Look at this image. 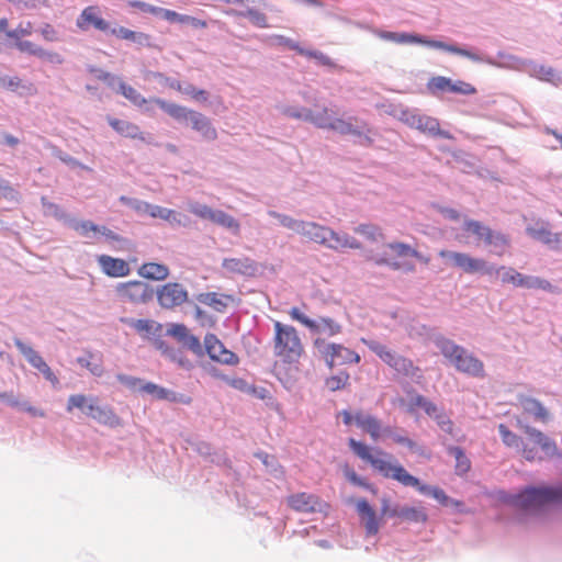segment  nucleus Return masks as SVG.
Returning a JSON list of instances; mask_svg holds the SVG:
<instances>
[{"label":"nucleus","instance_id":"1","mask_svg":"<svg viewBox=\"0 0 562 562\" xmlns=\"http://www.w3.org/2000/svg\"><path fill=\"white\" fill-rule=\"evenodd\" d=\"M350 449L363 461L369 462L374 470L380 472L386 479H393L404 486L415 487L419 493L431 495L442 505L449 504V497L443 490L422 484L420 481L408 473L405 468L398 463L392 464L387 459L382 457H389L387 453L382 450H376V456L372 454V449L353 438L348 440Z\"/></svg>","mask_w":562,"mask_h":562},{"label":"nucleus","instance_id":"2","mask_svg":"<svg viewBox=\"0 0 562 562\" xmlns=\"http://www.w3.org/2000/svg\"><path fill=\"white\" fill-rule=\"evenodd\" d=\"M272 350L278 361L285 364L297 363L305 353L299 330L280 321L273 322Z\"/></svg>","mask_w":562,"mask_h":562},{"label":"nucleus","instance_id":"3","mask_svg":"<svg viewBox=\"0 0 562 562\" xmlns=\"http://www.w3.org/2000/svg\"><path fill=\"white\" fill-rule=\"evenodd\" d=\"M517 426L524 431L520 454L527 461H541L546 458H553L560 452L555 442L542 431L529 426L521 417H517Z\"/></svg>","mask_w":562,"mask_h":562},{"label":"nucleus","instance_id":"4","mask_svg":"<svg viewBox=\"0 0 562 562\" xmlns=\"http://www.w3.org/2000/svg\"><path fill=\"white\" fill-rule=\"evenodd\" d=\"M562 498V487H528L517 495L498 493V499L524 510H537Z\"/></svg>","mask_w":562,"mask_h":562},{"label":"nucleus","instance_id":"5","mask_svg":"<svg viewBox=\"0 0 562 562\" xmlns=\"http://www.w3.org/2000/svg\"><path fill=\"white\" fill-rule=\"evenodd\" d=\"M384 251L382 255L372 254L369 259L379 266H389L394 270H404L408 272H413L415 270V265L398 259L406 258H416L428 265L430 259L428 257L419 254L415 248L411 247L404 243H390L384 246Z\"/></svg>","mask_w":562,"mask_h":562},{"label":"nucleus","instance_id":"6","mask_svg":"<svg viewBox=\"0 0 562 562\" xmlns=\"http://www.w3.org/2000/svg\"><path fill=\"white\" fill-rule=\"evenodd\" d=\"M435 342L443 357L448 359L458 371L473 376H483V362L472 353H469L463 347L445 337L437 338Z\"/></svg>","mask_w":562,"mask_h":562},{"label":"nucleus","instance_id":"7","mask_svg":"<svg viewBox=\"0 0 562 562\" xmlns=\"http://www.w3.org/2000/svg\"><path fill=\"white\" fill-rule=\"evenodd\" d=\"M151 101L172 119L177 121H189L191 127L199 132L204 139H216L217 132L215 127L212 125L210 119L202 113L187 109L176 103H169L160 98H154Z\"/></svg>","mask_w":562,"mask_h":562},{"label":"nucleus","instance_id":"8","mask_svg":"<svg viewBox=\"0 0 562 562\" xmlns=\"http://www.w3.org/2000/svg\"><path fill=\"white\" fill-rule=\"evenodd\" d=\"M378 36L381 40L390 41L396 44H423L431 48L443 49L446 52L470 58L473 61L482 60L477 54L472 53L468 49L460 48L454 45H449L440 41L427 40L416 34L381 31L378 33Z\"/></svg>","mask_w":562,"mask_h":562},{"label":"nucleus","instance_id":"9","mask_svg":"<svg viewBox=\"0 0 562 562\" xmlns=\"http://www.w3.org/2000/svg\"><path fill=\"white\" fill-rule=\"evenodd\" d=\"M304 119L318 128L330 130L341 135L360 136L362 134L363 126L353 124V122H358L356 117H349L348 120L333 117L328 108H323L319 112L307 111Z\"/></svg>","mask_w":562,"mask_h":562},{"label":"nucleus","instance_id":"10","mask_svg":"<svg viewBox=\"0 0 562 562\" xmlns=\"http://www.w3.org/2000/svg\"><path fill=\"white\" fill-rule=\"evenodd\" d=\"M364 345L374 352L386 366L393 369L398 375L414 376L419 372V368L415 367L408 358L391 350L385 345L373 339H363Z\"/></svg>","mask_w":562,"mask_h":562},{"label":"nucleus","instance_id":"11","mask_svg":"<svg viewBox=\"0 0 562 562\" xmlns=\"http://www.w3.org/2000/svg\"><path fill=\"white\" fill-rule=\"evenodd\" d=\"M439 256L451 267L461 269L464 273H482L493 276L495 266L488 263L485 259L475 258L467 252L440 250Z\"/></svg>","mask_w":562,"mask_h":562},{"label":"nucleus","instance_id":"12","mask_svg":"<svg viewBox=\"0 0 562 562\" xmlns=\"http://www.w3.org/2000/svg\"><path fill=\"white\" fill-rule=\"evenodd\" d=\"M494 274L501 276L502 283L504 284H513L514 286L525 289H540L551 293L560 292L559 289L552 285L548 280L522 274L512 267H495Z\"/></svg>","mask_w":562,"mask_h":562},{"label":"nucleus","instance_id":"13","mask_svg":"<svg viewBox=\"0 0 562 562\" xmlns=\"http://www.w3.org/2000/svg\"><path fill=\"white\" fill-rule=\"evenodd\" d=\"M314 346L329 368L360 362L357 352L340 344H330L318 337L314 340Z\"/></svg>","mask_w":562,"mask_h":562},{"label":"nucleus","instance_id":"14","mask_svg":"<svg viewBox=\"0 0 562 562\" xmlns=\"http://www.w3.org/2000/svg\"><path fill=\"white\" fill-rule=\"evenodd\" d=\"M119 299L132 304H145L154 296V290L145 282L133 280L121 282L115 286Z\"/></svg>","mask_w":562,"mask_h":562},{"label":"nucleus","instance_id":"15","mask_svg":"<svg viewBox=\"0 0 562 562\" xmlns=\"http://www.w3.org/2000/svg\"><path fill=\"white\" fill-rule=\"evenodd\" d=\"M289 315L293 321L304 325L314 334L335 336L341 331V326L334 319L321 317L318 321H313L303 314L299 307L290 308Z\"/></svg>","mask_w":562,"mask_h":562},{"label":"nucleus","instance_id":"16","mask_svg":"<svg viewBox=\"0 0 562 562\" xmlns=\"http://www.w3.org/2000/svg\"><path fill=\"white\" fill-rule=\"evenodd\" d=\"M404 122L413 128L423 133H427L435 137L452 139L453 136L448 132L440 128L439 121L436 117L419 114L416 112H403Z\"/></svg>","mask_w":562,"mask_h":562},{"label":"nucleus","instance_id":"17","mask_svg":"<svg viewBox=\"0 0 562 562\" xmlns=\"http://www.w3.org/2000/svg\"><path fill=\"white\" fill-rule=\"evenodd\" d=\"M76 26L81 32L94 30L109 33L110 31V22L103 18L101 8L97 4L88 5L81 11L76 20Z\"/></svg>","mask_w":562,"mask_h":562},{"label":"nucleus","instance_id":"18","mask_svg":"<svg viewBox=\"0 0 562 562\" xmlns=\"http://www.w3.org/2000/svg\"><path fill=\"white\" fill-rule=\"evenodd\" d=\"M189 293L186 288L178 282H169L160 286L157 291V300L164 308H175L188 301Z\"/></svg>","mask_w":562,"mask_h":562},{"label":"nucleus","instance_id":"19","mask_svg":"<svg viewBox=\"0 0 562 562\" xmlns=\"http://www.w3.org/2000/svg\"><path fill=\"white\" fill-rule=\"evenodd\" d=\"M204 345L212 360L229 366H236L239 362L238 356L226 349L215 335L207 334L204 338Z\"/></svg>","mask_w":562,"mask_h":562},{"label":"nucleus","instance_id":"20","mask_svg":"<svg viewBox=\"0 0 562 562\" xmlns=\"http://www.w3.org/2000/svg\"><path fill=\"white\" fill-rule=\"evenodd\" d=\"M86 415L98 423L110 427H119L122 425L121 418L114 413V411L109 406L100 405L99 400L95 396H90V403Z\"/></svg>","mask_w":562,"mask_h":562},{"label":"nucleus","instance_id":"21","mask_svg":"<svg viewBox=\"0 0 562 562\" xmlns=\"http://www.w3.org/2000/svg\"><path fill=\"white\" fill-rule=\"evenodd\" d=\"M222 268L228 276L240 274L252 277L258 271L256 261L249 257L225 258L222 261Z\"/></svg>","mask_w":562,"mask_h":562},{"label":"nucleus","instance_id":"22","mask_svg":"<svg viewBox=\"0 0 562 562\" xmlns=\"http://www.w3.org/2000/svg\"><path fill=\"white\" fill-rule=\"evenodd\" d=\"M518 403L522 409V416L525 418H531L535 422L542 424L548 423L550 419L549 411L538 400L520 395L518 397Z\"/></svg>","mask_w":562,"mask_h":562},{"label":"nucleus","instance_id":"23","mask_svg":"<svg viewBox=\"0 0 562 562\" xmlns=\"http://www.w3.org/2000/svg\"><path fill=\"white\" fill-rule=\"evenodd\" d=\"M97 261L104 274L110 278H123L131 273L127 261L121 258H114L109 255H100Z\"/></svg>","mask_w":562,"mask_h":562},{"label":"nucleus","instance_id":"24","mask_svg":"<svg viewBox=\"0 0 562 562\" xmlns=\"http://www.w3.org/2000/svg\"><path fill=\"white\" fill-rule=\"evenodd\" d=\"M14 46L16 49H19L21 53L29 54L31 56L38 57L41 59L47 60L49 63L55 64H61L63 57L57 52L46 50L42 46L27 41V40H20L14 42Z\"/></svg>","mask_w":562,"mask_h":562},{"label":"nucleus","instance_id":"25","mask_svg":"<svg viewBox=\"0 0 562 562\" xmlns=\"http://www.w3.org/2000/svg\"><path fill=\"white\" fill-rule=\"evenodd\" d=\"M527 234L532 238L542 241L551 249L561 250L562 249V236L558 233H552L548 228V224L543 222H538L537 227L529 226L527 227Z\"/></svg>","mask_w":562,"mask_h":562},{"label":"nucleus","instance_id":"26","mask_svg":"<svg viewBox=\"0 0 562 562\" xmlns=\"http://www.w3.org/2000/svg\"><path fill=\"white\" fill-rule=\"evenodd\" d=\"M286 504L299 513H314L321 506L318 496L305 492L290 495L286 498Z\"/></svg>","mask_w":562,"mask_h":562},{"label":"nucleus","instance_id":"27","mask_svg":"<svg viewBox=\"0 0 562 562\" xmlns=\"http://www.w3.org/2000/svg\"><path fill=\"white\" fill-rule=\"evenodd\" d=\"M357 512L360 515L366 532L368 536H374L379 532L380 524L375 510L371 507L367 499L357 502Z\"/></svg>","mask_w":562,"mask_h":562},{"label":"nucleus","instance_id":"28","mask_svg":"<svg viewBox=\"0 0 562 562\" xmlns=\"http://www.w3.org/2000/svg\"><path fill=\"white\" fill-rule=\"evenodd\" d=\"M167 334L176 338L178 341L182 342L187 348L192 350L194 353L201 352V344L199 338L191 335L186 325L171 324L167 328Z\"/></svg>","mask_w":562,"mask_h":562},{"label":"nucleus","instance_id":"29","mask_svg":"<svg viewBox=\"0 0 562 562\" xmlns=\"http://www.w3.org/2000/svg\"><path fill=\"white\" fill-rule=\"evenodd\" d=\"M325 247L334 250L342 249H360L361 244L352 236L348 234H339L331 228H328Z\"/></svg>","mask_w":562,"mask_h":562},{"label":"nucleus","instance_id":"30","mask_svg":"<svg viewBox=\"0 0 562 562\" xmlns=\"http://www.w3.org/2000/svg\"><path fill=\"white\" fill-rule=\"evenodd\" d=\"M137 273L147 280L164 281L169 277L170 271L164 263L145 262L138 268Z\"/></svg>","mask_w":562,"mask_h":562},{"label":"nucleus","instance_id":"31","mask_svg":"<svg viewBox=\"0 0 562 562\" xmlns=\"http://www.w3.org/2000/svg\"><path fill=\"white\" fill-rule=\"evenodd\" d=\"M328 228L326 226L319 225L314 222H303L301 225V229H299V234L304 236L311 241L325 245L326 237L328 234Z\"/></svg>","mask_w":562,"mask_h":562},{"label":"nucleus","instance_id":"32","mask_svg":"<svg viewBox=\"0 0 562 562\" xmlns=\"http://www.w3.org/2000/svg\"><path fill=\"white\" fill-rule=\"evenodd\" d=\"M108 34H111L120 40L131 41L137 43L143 46H150V35L143 32H135L124 26L112 27L110 25V31Z\"/></svg>","mask_w":562,"mask_h":562},{"label":"nucleus","instance_id":"33","mask_svg":"<svg viewBox=\"0 0 562 562\" xmlns=\"http://www.w3.org/2000/svg\"><path fill=\"white\" fill-rule=\"evenodd\" d=\"M355 422L360 428L368 432L373 440H378L383 431L380 422L374 416L358 412L355 415Z\"/></svg>","mask_w":562,"mask_h":562},{"label":"nucleus","instance_id":"34","mask_svg":"<svg viewBox=\"0 0 562 562\" xmlns=\"http://www.w3.org/2000/svg\"><path fill=\"white\" fill-rule=\"evenodd\" d=\"M109 124L113 130H115L119 134H121L124 137L144 139V135L140 132L139 127L132 122L119 119H109Z\"/></svg>","mask_w":562,"mask_h":562},{"label":"nucleus","instance_id":"35","mask_svg":"<svg viewBox=\"0 0 562 562\" xmlns=\"http://www.w3.org/2000/svg\"><path fill=\"white\" fill-rule=\"evenodd\" d=\"M391 516L400 517L411 522H426L427 514L423 508L404 506L402 508H394L390 512Z\"/></svg>","mask_w":562,"mask_h":562},{"label":"nucleus","instance_id":"36","mask_svg":"<svg viewBox=\"0 0 562 562\" xmlns=\"http://www.w3.org/2000/svg\"><path fill=\"white\" fill-rule=\"evenodd\" d=\"M148 212L153 217L162 218L171 224L181 225L186 223V216L179 212L158 205H148Z\"/></svg>","mask_w":562,"mask_h":562},{"label":"nucleus","instance_id":"37","mask_svg":"<svg viewBox=\"0 0 562 562\" xmlns=\"http://www.w3.org/2000/svg\"><path fill=\"white\" fill-rule=\"evenodd\" d=\"M14 345L33 368L38 370L46 363L45 360L36 350H34L31 346L24 344L21 339L15 338Z\"/></svg>","mask_w":562,"mask_h":562},{"label":"nucleus","instance_id":"38","mask_svg":"<svg viewBox=\"0 0 562 562\" xmlns=\"http://www.w3.org/2000/svg\"><path fill=\"white\" fill-rule=\"evenodd\" d=\"M121 321L145 337H148L160 328V325L150 319L122 318Z\"/></svg>","mask_w":562,"mask_h":562},{"label":"nucleus","instance_id":"39","mask_svg":"<svg viewBox=\"0 0 562 562\" xmlns=\"http://www.w3.org/2000/svg\"><path fill=\"white\" fill-rule=\"evenodd\" d=\"M484 244L492 246V252L502 257L509 246V239L505 235L495 233L491 229V232H487L486 234Z\"/></svg>","mask_w":562,"mask_h":562},{"label":"nucleus","instance_id":"40","mask_svg":"<svg viewBox=\"0 0 562 562\" xmlns=\"http://www.w3.org/2000/svg\"><path fill=\"white\" fill-rule=\"evenodd\" d=\"M231 295H220L215 292L203 293L199 296V301L207 306L213 307L217 312H223L231 301Z\"/></svg>","mask_w":562,"mask_h":562},{"label":"nucleus","instance_id":"41","mask_svg":"<svg viewBox=\"0 0 562 562\" xmlns=\"http://www.w3.org/2000/svg\"><path fill=\"white\" fill-rule=\"evenodd\" d=\"M227 14L248 18L254 25L261 29L269 26L266 14L255 9H248L247 11L229 10Z\"/></svg>","mask_w":562,"mask_h":562},{"label":"nucleus","instance_id":"42","mask_svg":"<svg viewBox=\"0 0 562 562\" xmlns=\"http://www.w3.org/2000/svg\"><path fill=\"white\" fill-rule=\"evenodd\" d=\"M213 223L232 231L234 234H238L240 229L238 221L221 210L215 211Z\"/></svg>","mask_w":562,"mask_h":562},{"label":"nucleus","instance_id":"43","mask_svg":"<svg viewBox=\"0 0 562 562\" xmlns=\"http://www.w3.org/2000/svg\"><path fill=\"white\" fill-rule=\"evenodd\" d=\"M449 453L456 458V472L464 474L471 469V462L460 447H450Z\"/></svg>","mask_w":562,"mask_h":562},{"label":"nucleus","instance_id":"44","mask_svg":"<svg viewBox=\"0 0 562 562\" xmlns=\"http://www.w3.org/2000/svg\"><path fill=\"white\" fill-rule=\"evenodd\" d=\"M75 229L83 236L89 235V233H101L110 238H114V234L106 227H100L90 221H83L76 224Z\"/></svg>","mask_w":562,"mask_h":562},{"label":"nucleus","instance_id":"45","mask_svg":"<svg viewBox=\"0 0 562 562\" xmlns=\"http://www.w3.org/2000/svg\"><path fill=\"white\" fill-rule=\"evenodd\" d=\"M498 432L504 445L509 448H516L518 451L520 450L522 438L510 431L504 424L498 426Z\"/></svg>","mask_w":562,"mask_h":562},{"label":"nucleus","instance_id":"46","mask_svg":"<svg viewBox=\"0 0 562 562\" xmlns=\"http://www.w3.org/2000/svg\"><path fill=\"white\" fill-rule=\"evenodd\" d=\"M90 403V396L85 394H72L68 397L66 409L71 413L75 408L86 414Z\"/></svg>","mask_w":562,"mask_h":562},{"label":"nucleus","instance_id":"47","mask_svg":"<svg viewBox=\"0 0 562 562\" xmlns=\"http://www.w3.org/2000/svg\"><path fill=\"white\" fill-rule=\"evenodd\" d=\"M355 232L371 241L383 239L382 229L373 224H361L355 228Z\"/></svg>","mask_w":562,"mask_h":562},{"label":"nucleus","instance_id":"48","mask_svg":"<svg viewBox=\"0 0 562 562\" xmlns=\"http://www.w3.org/2000/svg\"><path fill=\"white\" fill-rule=\"evenodd\" d=\"M465 232L472 233L477 237V239L485 241L487 232H491V228L484 226L481 222L474 220H468L464 222L463 226Z\"/></svg>","mask_w":562,"mask_h":562},{"label":"nucleus","instance_id":"49","mask_svg":"<svg viewBox=\"0 0 562 562\" xmlns=\"http://www.w3.org/2000/svg\"><path fill=\"white\" fill-rule=\"evenodd\" d=\"M120 92L130 100L133 104L142 106L146 103V99L133 87L122 82L120 85Z\"/></svg>","mask_w":562,"mask_h":562},{"label":"nucleus","instance_id":"50","mask_svg":"<svg viewBox=\"0 0 562 562\" xmlns=\"http://www.w3.org/2000/svg\"><path fill=\"white\" fill-rule=\"evenodd\" d=\"M92 353H88L86 357H79L77 359V362L88 369L91 374L95 375V376H101L104 372L103 370V366L101 363V361H98V362H92Z\"/></svg>","mask_w":562,"mask_h":562},{"label":"nucleus","instance_id":"51","mask_svg":"<svg viewBox=\"0 0 562 562\" xmlns=\"http://www.w3.org/2000/svg\"><path fill=\"white\" fill-rule=\"evenodd\" d=\"M33 33V24L31 22H22L14 30L7 31V37L15 41L23 40L24 36H30Z\"/></svg>","mask_w":562,"mask_h":562},{"label":"nucleus","instance_id":"52","mask_svg":"<svg viewBox=\"0 0 562 562\" xmlns=\"http://www.w3.org/2000/svg\"><path fill=\"white\" fill-rule=\"evenodd\" d=\"M452 87V80L443 77V76H437L432 77L428 82V89L432 93H436L438 91H450L451 92Z\"/></svg>","mask_w":562,"mask_h":562},{"label":"nucleus","instance_id":"53","mask_svg":"<svg viewBox=\"0 0 562 562\" xmlns=\"http://www.w3.org/2000/svg\"><path fill=\"white\" fill-rule=\"evenodd\" d=\"M349 381V374L345 371L339 372L336 375L329 376L326 379V386L330 391H338L344 389Z\"/></svg>","mask_w":562,"mask_h":562},{"label":"nucleus","instance_id":"54","mask_svg":"<svg viewBox=\"0 0 562 562\" xmlns=\"http://www.w3.org/2000/svg\"><path fill=\"white\" fill-rule=\"evenodd\" d=\"M268 214L274 218H277L280 224L289 229H292L296 233H299V229H301V225L303 221H296L288 215H283L280 213H277L274 211H269Z\"/></svg>","mask_w":562,"mask_h":562},{"label":"nucleus","instance_id":"55","mask_svg":"<svg viewBox=\"0 0 562 562\" xmlns=\"http://www.w3.org/2000/svg\"><path fill=\"white\" fill-rule=\"evenodd\" d=\"M383 432L385 435L392 436V439L394 442H396L398 445L406 446L412 451L422 453V448L414 440L409 439L408 437L402 436V435H393L390 427L384 428Z\"/></svg>","mask_w":562,"mask_h":562},{"label":"nucleus","instance_id":"56","mask_svg":"<svg viewBox=\"0 0 562 562\" xmlns=\"http://www.w3.org/2000/svg\"><path fill=\"white\" fill-rule=\"evenodd\" d=\"M147 77L150 79H155V80L159 81L160 83H162L173 90L182 91V85L180 83V81L171 79L161 72L150 71V72H148Z\"/></svg>","mask_w":562,"mask_h":562},{"label":"nucleus","instance_id":"57","mask_svg":"<svg viewBox=\"0 0 562 562\" xmlns=\"http://www.w3.org/2000/svg\"><path fill=\"white\" fill-rule=\"evenodd\" d=\"M216 210L211 209L207 205L194 203L190 205V212L200 218L207 220L213 223L214 214Z\"/></svg>","mask_w":562,"mask_h":562},{"label":"nucleus","instance_id":"58","mask_svg":"<svg viewBox=\"0 0 562 562\" xmlns=\"http://www.w3.org/2000/svg\"><path fill=\"white\" fill-rule=\"evenodd\" d=\"M216 210L211 209L207 205L194 203L190 205V212L200 218L207 220L213 223L214 214Z\"/></svg>","mask_w":562,"mask_h":562},{"label":"nucleus","instance_id":"59","mask_svg":"<svg viewBox=\"0 0 562 562\" xmlns=\"http://www.w3.org/2000/svg\"><path fill=\"white\" fill-rule=\"evenodd\" d=\"M271 40L273 41V43H276L277 45H280V46H283V47H288L289 49H292V50H295L296 53H299L300 55H302V53H305V48L301 47L300 44L289 37H285L283 35H273L271 37Z\"/></svg>","mask_w":562,"mask_h":562},{"label":"nucleus","instance_id":"60","mask_svg":"<svg viewBox=\"0 0 562 562\" xmlns=\"http://www.w3.org/2000/svg\"><path fill=\"white\" fill-rule=\"evenodd\" d=\"M160 400L172 402V403H181L184 405H190L192 403V398L189 395L176 393L168 389H165L162 396Z\"/></svg>","mask_w":562,"mask_h":562},{"label":"nucleus","instance_id":"61","mask_svg":"<svg viewBox=\"0 0 562 562\" xmlns=\"http://www.w3.org/2000/svg\"><path fill=\"white\" fill-rule=\"evenodd\" d=\"M437 425L447 434H452L453 431V422L450 419V417L442 411L434 417Z\"/></svg>","mask_w":562,"mask_h":562},{"label":"nucleus","instance_id":"62","mask_svg":"<svg viewBox=\"0 0 562 562\" xmlns=\"http://www.w3.org/2000/svg\"><path fill=\"white\" fill-rule=\"evenodd\" d=\"M451 92L470 95L476 93V89L469 82L458 80L452 82Z\"/></svg>","mask_w":562,"mask_h":562},{"label":"nucleus","instance_id":"63","mask_svg":"<svg viewBox=\"0 0 562 562\" xmlns=\"http://www.w3.org/2000/svg\"><path fill=\"white\" fill-rule=\"evenodd\" d=\"M181 92L188 94L189 97H191L192 99H194L196 101H206L209 98V94L205 90L198 89L192 85H188L187 87L182 88Z\"/></svg>","mask_w":562,"mask_h":562},{"label":"nucleus","instance_id":"64","mask_svg":"<svg viewBox=\"0 0 562 562\" xmlns=\"http://www.w3.org/2000/svg\"><path fill=\"white\" fill-rule=\"evenodd\" d=\"M536 77L546 81H553L557 78L555 70L549 66H539L533 69Z\"/></svg>","mask_w":562,"mask_h":562}]
</instances>
